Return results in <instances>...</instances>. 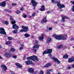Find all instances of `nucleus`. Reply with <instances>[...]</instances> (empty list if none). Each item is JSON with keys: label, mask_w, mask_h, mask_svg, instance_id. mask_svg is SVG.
Here are the masks:
<instances>
[{"label": "nucleus", "mask_w": 74, "mask_h": 74, "mask_svg": "<svg viewBox=\"0 0 74 74\" xmlns=\"http://www.w3.org/2000/svg\"><path fill=\"white\" fill-rule=\"evenodd\" d=\"M53 36L55 37L56 39L58 40H65L67 39V35L65 36H64L62 35L56 36V34H54Z\"/></svg>", "instance_id": "1"}, {"label": "nucleus", "mask_w": 74, "mask_h": 74, "mask_svg": "<svg viewBox=\"0 0 74 74\" xmlns=\"http://www.w3.org/2000/svg\"><path fill=\"white\" fill-rule=\"evenodd\" d=\"M27 60H34V59L36 61L38 60V59L37 58V57L36 56L34 55L33 56H31L29 57H28L27 58Z\"/></svg>", "instance_id": "2"}, {"label": "nucleus", "mask_w": 74, "mask_h": 74, "mask_svg": "<svg viewBox=\"0 0 74 74\" xmlns=\"http://www.w3.org/2000/svg\"><path fill=\"white\" fill-rule=\"evenodd\" d=\"M0 34H1L6 35V32L5 31V29L2 27L0 28Z\"/></svg>", "instance_id": "3"}, {"label": "nucleus", "mask_w": 74, "mask_h": 74, "mask_svg": "<svg viewBox=\"0 0 74 74\" xmlns=\"http://www.w3.org/2000/svg\"><path fill=\"white\" fill-rule=\"evenodd\" d=\"M31 3L33 5L34 9V10H36L35 6L36 5H37V3L36 2V1H35L34 0H32L31 1Z\"/></svg>", "instance_id": "4"}, {"label": "nucleus", "mask_w": 74, "mask_h": 74, "mask_svg": "<svg viewBox=\"0 0 74 74\" xmlns=\"http://www.w3.org/2000/svg\"><path fill=\"white\" fill-rule=\"evenodd\" d=\"M62 17V22H64L65 21V19H69V17H66L64 15H62L61 16Z\"/></svg>", "instance_id": "5"}, {"label": "nucleus", "mask_w": 74, "mask_h": 74, "mask_svg": "<svg viewBox=\"0 0 74 74\" xmlns=\"http://www.w3.org/2000/svg\"><path fill=\"white\" fill-rule=\"evenodd\" d=\"M5 56L7 58H11V54L8 53H6L5 54Z\"/></svg>", "instance_id": "6"}, {"label": "nucleus", "mask_w": 74, "mask_h": 74, "mask_svg": "<svg viewBox=\"0 0 74 74\" xmlns=\"http://www.w3.org/2000/svg\"><path fill=\"white\" fill-rule=\"evenodd\" d=\"M22 28L24 30L25 32H27L28 31V27H26L24 25H22Z\"/></svg>", "instance_id": "7"}, {"label": "nucleus", "mask_w": 74, "mask_h": 74, "mask_svg": "<svg viewBox=\"0 0 74 74\" xmlns=\"http://www.w3.org/2000/svg\"><path fill=\"white\" fill-rule=\"evenodd\" d=\"M6 4V3L5 1L2 2L1 3H0V6H1V7H4L5 6Z\"/></svg>", "instance_id": "8"}, {"label": "nucleus", "mask_w": 74, "mask_h": 74, "mask_svg": "<svg viewBox=\"0 0 74 74\" xmlns=\"http://www.w3.org/2000/svg\"><path fill=\"white\" fill-rule=\"evenodd\" d=\"M12 27L14 29H18L19 28L18 26H17V25L16 24L13 25H12Z\"/></svg>", "instance_id": "9"}, {"label": "nucleus", "mask_w": 74, "mask_h": 74, "mask_svg": "<svg viewBox=\"0 0 74 74\" xmlns=\"http://www.w3.org/2000/svg\"><path fill=\"white\" fill-rule=\"evenodd\" d=\"M28 71L30 73H33L34 72V70L32 68H29L28 70Z\"/></svg>", "instance_id": "10"}, {"label": "nucleus", "mask_w": 74, "mask_h": 74, "mask_svg": "<svg viewBox=\"0 0 74 74\" xmlns=\"http://www.w3.org/2000/svg\"><path fill=\"white\" fill-rule=\"evenodd\" d=\"M53 60H54L55 62H57L58 63H60V61L58 60V59L57 58H56L54 57L53 58Z\"/></svg>", "instance_id": "11"}, {"label": "nucleus", "mask_w": 74, "mask_h": 74, "mask_svg": "<svg viewBox=\"0 0 74 74\" xmlns=\"http://www.w3.org/2000/svg\"><path fill=\"white\" fill-rule=\"evenodd\" d=\"M16 66H18V67L20 69H21L22 67V66L19 63H16Z\"/></svg>", "instance_id": "12"}, {"label": "nucleus", "mask_w": 74, "mask_h": 74, "mask_svg": "<svg viewBox=\"0 0 74 74\" xmlns=\"http://www.w3.org/2000/svg\"><path fill=\"white\" fill-rule=\"evenodd\" d=\"M45 36V35L43 34H42V36L39 38V39L40 40H42L44 39V37Z\"/></svg>", "instance_id": "13"}, {"label": "nucleus", "mask_w": 74, "mask_h": 74, "mask_svg": "<svg viewBox=\"0 0 74 74\" xmlns=\"http://www.w3.org/2000/svg\"><path fill=\"white\" fill-rule=\"evenodd\" d=\"M42 8L40 9V11H45V7H44V5H42L41 6Z\"/></svg>", "instance_id": "14"}, {"label": "nucleus", "mask_w": 74, "mask_h": 74, "mask_svg": "<svg viewBox=\"0 0 74 74\" xmlns=\"http://www.w3.org/2000/svg\"><path fill=\"white\" fill-rule=\"evenodd\" d=\"M26 64H30L32 63V61H30V60H28L25 62Z\"/></svg>", "instance_id": "15"}, {"label": "nucleus", "mask_w": 74, "mask_h": 74, "mask_svg": "<svg viewBox=\"0 0 74 74\" xmlns=\"http://www.w3.org/2000/svg\"><path fill=\"white\" fill-rule=\"evenodd\" d=\"M39 47H40V45H34V46H33L32 47V48L34 49L36 48H39Z\"/></svg>", "instance_id": "16"}, {"label": "nucleus", "mask_w": 74, "mask_h": 74, "mask_svg": "<svg viewBox=\"0 0 74 74\" xmlns=\"http://www.w3.org/2000/svg\"><path fill=\"white\" fill-rule=\"evenodd\" d=\"M51 66V64L48 63L45 65L44 66V67L45 68H47V67H49Z\"/></svg>", "instance_id": "17"}, {"label": "nucleus", "mask_w": 74, "mask_h": 74, "mask_svg": "<svg viewBox=\"0 0 74 74\" xmlns=\"http://www.w3.org/2000/svg\"><path fill=\"white\" fill-rule=\"evenodd\" d=\"M47 51H47V54L51 53H52V49H47Z\"/></svg>", "instance_id": "18"}, {"label": "nucleus", "mask_w": 74, "mask_h": 74, "mask_svg": "<svg viewBox=\"0 0 74 74\" xmlns=\"http://www.w3.org/2000/svg\"><path fill=\"white\" fill-rule=\"evenodd\" d=\"M42 21L43 22H45V23H46L47 22V17H45V18L42 19Z\"/></svg>", "instance_id": "19"}, {"label": "nucleus", "mask_w": 74, "mask_h": 74, "mask_svg": "<svg viewBox=\"0 0 74 74\" xmlns=\"http://www.w3.org/2000/svg\"><path fill=\"white\" fill-rule=\"evenodd\" d=\"M63 58L64 59H67L69 58V56L68 55L66 54L64 56Z\"/></svg>", "instance_id": "20"}, {"label": "nucleus", "mask_w": 74, "mask_h": 74, "mask_svg": "<svg viewBox=\"0 0 74 74\" xmlns=\"http://www.w3.org/2000/svg\"><path fill=\"white\" fill-rule=\"evenodd\" d=\"M51 38L49 37L48 38V40L47 41V42H48V43H49L51 41Z\"/></svg>", "instance_id": "21"}, {"label": "nucleus", "mask_w": 74, "mask_h": 74, "mask_svg": "<svg viewBox=\"0 0 74 74\" xmlns=\"http://www.w3.org/2000/svg\"><path fill=\"white\" fill-rule=\"evenodd\" d=\"M4 11H6L7 12H12V11L10 10L9 9H5L4 10Z\"/></svg>", "instance_id": "22"}, {"label": "nucleus", "mask_w": 74, "mask_h": 74, "mask_svg": "<svg viewBox=\"0 0 74 74\" xmlns=\"http://www.w3.org/2000/svg\"><path fill=\"white\" fill-rule=\"evenodd\" d=\"M30 36V34H24V36L26 38H28V37H29Z\"/></svg>", "instance_id": "23"}, {"label": "nucleus", "mask_w": 74, "mask_h": 74, "mask_svg": "<svg viewBox=\"0 0 74 74\" xmlns=\"http://www.w3.org/2000/svg\"><path fill=\"white\" fill-rule=\"evenodd\" d=\"M49 71H52V70H48L47 69V72L46 73V74H50V72H49Z\"/></svg>", "instance_id": "24"}, {"label": "nucleus", "mask_w": 74, "mask_h": 74, "mask_svg": "<svg viewBox=\"0 0 74 74\" xmlns=\"http://www.w3.org/2000/svg\"><path fill=\"white\" fill-rule=\"evenodd\" d=\"M68 62H69V63H71L73 62V60L71 58H69V59Z\"/></svg>", "instance_id": "25"}, {"label": "nucleus", "mask_w": 74, "mask_h": 74, "mask_svg": "<svg viewBox=\"0 0 74 74\" xmlns=\"http://www.w3.org/2000/svg\"><path fill=\"white\" fill-rule=\"evenodd\" d=\"M64 7H65L64 5L63 4H61L60 6V9H61L62 8H64Z\"/></svg>", "instance_id": "26"}, {"label": "nucleus", "mask_w": 74, "mask_h": 74, "mask_svg": "<svg viewBox=\"0 0 74 74\" xmlns=\"http://www.w3.org/2000/svg\"><path fill=\"white\" fill-rule=\"evenodd\" d=\"M11 44V42L10 41H8L6 42V45H10Z\"/></svg>", "instance_id": "27"}, {"label": "nucleus", "mask_w": 74, "mask_h": 74, "mask_svg": "<svg viewBox=\"0 0 74 74\" xmlns=\"http://www.w3.org/2000/svg\"><path fill=\"white\" fill-rule=\"evenodd\" d=\"M51 2L53 3L54 4H56L57 3V1H55L54 0H51Z\"/></svg>", "instance_id": "28"}, {"label": "nucleus", "mask_w": 74, "mask_h": 74, "mask_svg": "<svg viewBox=\"0 0 74 74\" xmlns=\"http://www.w3.org/2000/svg\"><path fill=\"white\" fill-rule=\"evenodd\" d=\"M18 30L16 29V30H14L13 31V33H14V34L17 33H18Z\"/></svg>", "instance_id": "29"}, {"label": "nucleus", "mask_w": 74, "mask_h": 74, "mask_svg": "<svg viewBox=\"0 0 74 74\" xmlns=\"http://www.w3.org/2000/svg\"><path fill=\"white\" fill-rule=\"evenodd\" d=\"M57 5L58 7H60V5H61V4L59 2H58V3L57 4Z\"/></svg>", "instance_id": "30"}, {"label": "nucleus", "mask_w": 74, "mask_h": 74, "mask_svg": "<svg viewBox=\"0 0 74 74\" xmlns=\"http://www.w3.org/2000/svg\"><path fill=\"white\" fill-rule=\"evenodd\" d=\"M10 51H13V52H15V50L13 48H11L10 49Z\"/></svg>", "instance_id": "31"}, {"label": "nucleus", "mask_w": 74, "mask_h": 74, "mask_svg": "<svg viewBox=\"0 0 74 74\" xmlns=\"http://www.w3.org/2000/svg\"><path fill=\"white\" fill-rule=\"evenodd\" d=\"M62 47H63V45H61L59 46L58 47V49H60V48H62Z\"/></svg>", "instance_id": "32"}, {"label": "nucleus", "mask_w": 74, "mask_h": 74, "mask_svg": "<svg viewBox=\"0 0 74 74\" xmlns=\"http://www.w3.org/2000/svg\"><path fill=\"white\" fill-rule=\"evenodd\" d=\"M8 38L9 40H12V37L10 36L8 37Z\"/></svg>", "instance_id": "33"}, {"label": "nucleus", "mask_w": 74, "mask_h": 74, "mask_svg": "<svg viewBox=\"0 0 74 74\" xmlns=\"http://www.w3.org/2000/svg\"><path fill=\"white\" fill-rule=\"evenodd\" d=\"M45 54H48V53H47V51H45L43 53V55H44Z\"/></svg>", "instance_id": "34"}, {"label": "nucleus", "mask_w": 74, "mask_h": 74, "mask_svg": "<svg viewBox=\"0 0 74 74\" xmlns=\"http://www.w3.org/2000/svg\"><path fill=\"white\" fill-rule=\"evenodd\" d=\"M10 19L11 21V22H12L13 21H14V18H12V17H11V18H10Z\"/></svg>", "instance_id": "35"}, {"label": "nucleus", "mask_w": 74, "mask_h": 74, "mask_svg": "<svg viewBox=\"0 0 74 74\" xmlns=\"http://www.w3.org/2000/svg\"><path fill=\"white\" fill-rule=\"evenodd\" d=\"M44 72L43 71L41 70L39 74H44Z\"/></svg>", "instance_id": "36"}, {"label": "nucleus", "mask_w": 74, "mask_h": 74, "mask_svg": "<svg viewBox=\"0 0 74 74\" xmlns=\"http://www.w3.org/2000/svg\"><path fill=\"white\" fill-rule=\"evenodd\" d=\"M6 66H5V65L3 64H2L1 65V67H2L3 68H5V67Z\"/></svg>", "instance_id": "37"}, {"label": "nucleus", "mask_w": 74, "mask_h": 74, "mask_svg": "<svg viewBox=\"0 0 74 74\" xmlns=\"http://www.w3.org/2000/svg\"><path fill=\"white\" fill-rule=\"evenodd\" d=\"M32 51H33L34 52H35V53L37 52V50L36 49H32Z\"/></svg>", "instance_id": "38"}, {"label": "nucleus", "mask_w": 74, "mask_h": 74, "mask_svg": "<svg viewBox=\"0 0 74 74\" xmlns=\"http://www.w3.org/2000/svg\"><path fill=\"white\" fill-rule=\"evenodd\" d=\"M11 22L12 24H14V23H15V21H14V20H13Z\"/></svg>", "instance_id": "39"}, {"label": "nucleus", "mask_w": 74, "mask_h": 74, "mask_svg": "<svg viewBox=\"0 0 74 74\" xmlns=\"http://www.w3.org/2000/svg\"><path fill=\"white\" fill-rule=\"evenodd\" d=\"M16 5V3H12V6H15Z\"/></svg>", "instance_id": "40"}, {"label": "nucleus", "mask_w": 74, "mask_h": 74, "mask_svg": "<svg viewBox=\"0 0 74 74\" xmlns=\"http://www.w3.org/2000/svg\"><path fill=\"white\" fill-rule=\"evenodd\" d=\"M35 15H36V13H34L32 14V16H34Z\"/></svg>", "instance_id": "41"}, {"label": "nucleus", "mask_w": 74, "mask_h": 74, "mask_svg": "<svg viewBox=\"0 0 74 74\" xmlns=\"http://www.w3.org/2000/svg\"><path fill=\"white\" fill-rule=\"evenodd\" d=\"M67 69L68 70H70L71 69V66H68Z\"/></svg>", "instance_id": "42"}, {"label": "nucleus", "mask_w": 74, "mask_h": 74, "mask_svg": "<svg viewBox=\"0 0 74 74\" xmlns=\"http://www.w3.org/2000/svg\"><path fill=\"white\" fill-rule=\"evenodd\" d=\"M12 57H13V58H14L15 59L16 58V56L15 55L13 56Z\"/></svg>", "instance_id": "43"}, {"label": "nucleus", "mask_w": 74, "mask_h": 74, "mask_svg": "<svg viewBox=\"0 0 74 74\" xmlns=\"http://www.w3.org/2000/svg\"><path fill=\"white\" fill-rule=\"evenodd\" d=\"M20 32H25V31H24V30L23 29H21L20 31Z\"/></svg>", "instance_id": "44"}, {"label": "nucleus", "mask_w": 74, "mask_h": 74, "mask_svg": "<svg viewBox=\"0 0 74 74\" xmlns=\"http://www.w3.org/2000/svg\"><path fill=\"white\" fill-rule=\"evenodd\" d=\"M20 12L18 10L16 11V14H20Z\"/></svg>", "instance_id": "45"}, {"label": "nucleus", "mask_w": 74, "mask_h": 74, "mask_svg": "<svg viewBox=\"0 0 74 74\" xmlns=\"http://www.w3.org/2000/svg\"><path fill=\"white\" fill-rule=\"evenodd\" d=\"M4 71H6V70L7 69V66L5 67V68H4Z\"/></svg>", "instance_id": "46"}, {"label": "nucleus", "mask_w": 74, "mask_h": 74, "mask_svg": "<svg viewBox=\"0 0 74 74\" xmlns=\"http://www.w3.org/2000/svg\"><path fill=\"white\" fill-rule=\"evenodd\" d=\"M5 25H7L8 23V21H6L5 22Z\"/></svg>", "instance_id": "47"}, {"label": "nucleus", "mask_w": 74, "mask_h": 74, "mask_svg": "<svg viewBox=\"0 0 74 74\" xmlns=\"http://www.w3.org/2000/svg\"><path fill=\"white\" fill-rule=\"evenodd\" d=\"M23 17L24 18H26L27 17V15L26 14H25L24 15Z\"/></svg>", "instance_id": "48"}, {"label": "nucleus", "mask_w": 74, "mask_h": 74, "mask_svg": "<svg viewBox=\"0 0 74 74\" xmlns=\"http://www.w3.org/2000/svg\"><path fill=\"white\" fill-rule=\"evenodd\" d=\"M20 50H22L23 49V47H21L20 49H19Z\"/></svg>", "instance_id": "49"}, {"label": "nucleus", "mask_w": 74, "mask_h": 74, "mask_svg": "<svg viewBox=\"0 0 74 74\" xmlns=\"http://www.w3.org/2000/svg\"><path fill=\"white\" fill-rule=\"evenodd\" d=\"M48 56H50V57H52V55L51 54H49Z\"/></svg>", "instance_id": "50"}, {"label": "nucleus", "mask_w": 74, "mask_h": 74, "mask_svg": "<svg viewBox=\"0 0 74 74\" xmlns=\"http://www.w3.org/2000/svg\"><path fill=\"white\" fill-rule=\"evenodd\" d=\"M71 3H72L73 4H74V1H71Z\"/></svg>", "instance_id": "51"}, {"label": "nucleus", "mask_w": 74, "mask_h": 74, "mask_svg": "<svg viewBox=\"0 0 74 74\" xmlns=\"http://www.w3.org/2000/svg\"><path fill=\"white\" fill-rule=\"evenodd\" d=\"M70 40L71 41H73L74 40V39L73 38H71L70 39Z\"/></svg>", "instance_id": "52"}, {"label": "nucleus", "mask_w": 74, "mask_h": 74, "mask_svg": "<svg viewBox=\"0 0 74 74\" xmlns=\"http://www.w3.org/2000/svg\"><path fill=\"white\" fill-rule=\"evenodd\" d=\"M49 30H52V28L51 27H49Z\"/></svg>", "instance_id": "53"}, {"label": "nucleus", "mask_w": 74, "mask_h": 74, "mask_svg": "<svg viewBox=\"0 0 74 74\" xmlns=\"http://www.w3.org/2000/svg\"><path fill=\"white\" fill-rule=\"evenodd\" d=\"M35 42L37 44V43H38V41L37 40H36L35 41Z\"/></svg>", "instance_id": "54"}, {"label": "nucleus", "mask_w": 74, "mask_h": 74, "mask_svg": "<svg viewBox=\"0 0 74 74\" xmlns=\"http://www.w3.org/2000/svg\"><path fill=\"white\" fill-rule=\"evenodd\" d=\"M47 14H50V11H48L47 12Z\"/></svg>", "instance_id": "55"}, {"label": "nucleus", "mask_w": 74, "mask_h": 74, "mask_svg": "<svg viewBox=\"0 0 74 74\" xmlns=\"http://www.w3.org/2000/svg\"><path fill=\"white\" fill-rule=\"evenodd\" d=\"M21 47H24V45L21 44Z\"/></svg>", "instance_id": "56"}, {"label": "nucleus", "mask_w": 74, "mask_h": 74, "mask_svg": "<svg viewBox=\"0 0 74 74\" xmlns=\"http://www.w3.org/2000/svg\"><path fill=\"white\" fill-rule=\"evenodd\" d=\"M72 66L73 68H74V64L72 65Z\"/></svg>", "instance_id": "57"}, {"label": "nucleus", "mask_w": 74, "mask_h": 74, "mask_svg": "<svg viewBox=\"0 0 74 74\" xmlns=\"http://www.w3.org/2000/svg\"><path fill=\"white\" fill-rule=\"evenodd\" d=\"M3 58H2L1 57V56H0V59H2Z\"/></svg>", "instance_id": "58"}, {"label": "nucleus", "mask_w": 74, "mask_h": 74, "mask_svg": "<svg viewBox=\"0 0 74 74\" xmlns=\"http://www.w3.org/2000/svg\"><path fill=\"white\" fill-rule=\"evenodd\" d=\"M73 11V12H74V8H73L72 9Z\"/></svg>", "instance_id": "59"}, {"label": "nucleus", "mask_w": 74, "mask_h": 74, "mask_svg": "<svg viewBox=\"0 0 74 74\" xmlns=\"http://www.w3.org/2000/svg\"><path fill=\"white\" fill-rule=\"evenodd\" d=\"M29 18H31L32 16H29Z\"/></svg>", "instance_id": "60"}, {"label": "nucleus", "mask_w": 74, "mask_h": 74, "mask_svg": "<svg viewBox=\"0 0 74 74\" xmlns=\"http://www.w3.org/2000/svg\"><path fill=\"white\" fill-rule=\"evenodd\" d=\"M20 10H21V11H22L23 10L22 8H21Z\"/></svg>", "instance_id": "61"}, {"label": "nucleus", "mask_w": 74, "mask_h": 74, "mask_svg": "<svg viewBox=\"0 0 74 74\" xmlns=\"http://www.w3.org/2000/svg\"><path fill=\"white\" fill-rule=\"evenodd\" d=\"M73 60H74V58H73Z\"/></svg>", "instance_id": "62"}, {"label": "nucleus", "mask_w": 74, "mask_h": 74, "mask_svg": "<svg viewBox=\"0 0 74 74\" xmlns=\"http://www.w3.org/2000/svg\"><path fill=\"white\" fill-rule=\"evenodd\" d=\"M12 74H14V73H12Z\"/></svg>", "instance_id": "63"}, {"label": "nucleus", "mask_w": 74, "mask_h": 74, "mask_svg": "<svg viewBox=\"0 0 74 74\" xmlns=\"http://www.w3.org/2000/svg\"><path fill=\"white\" fill-rule=\"evenodd\" d=\"M73 8H74V5L73 6Z\"/></svg>", "instance_id": "64"}]
</instances>
